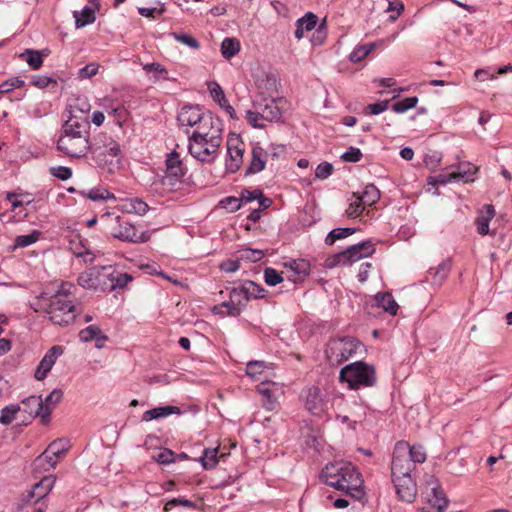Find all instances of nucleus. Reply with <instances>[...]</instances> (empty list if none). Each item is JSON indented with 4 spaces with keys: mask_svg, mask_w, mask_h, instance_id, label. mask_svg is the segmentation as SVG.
Returning <instances> with one entry per match:
<instances>
[{
    "mask_svg": "<svg viewBox=\"0 0 512 512\" xmlns=\"http://www.w3.org/2000/svg\"><path fill=\"white\" fill-rule=\"evenodd\" d=\"M268 368L263 361H250L247 363L246 374L252 379H259L260 375Z\"/></svg>",
    "mask_w": 512,
    "mask_h": 512,
    "instance_id": "49",
    "label": "nucleus"
},
{
    "mask_svg": "<svg viewBox=\"0 0 512 512\" xmlns=\"http://www.w3.org/2000/svg\"><path fill=\"white\" fill-rule=\"evenodd\" d=\"M101 221L105 229L114 237L122 241L144 242L146 238L129 221L112 212H106L101 215Z\"/></svg>",
    "mask_w": 512,
    "mask_h": 512,
    "instance_id": "5",
    "label": "nucleus"
},
{
    "mask_svg": "<svg viewBox=\"0 0 512 512\" xmlns=\"http://www.w3.org/2000/svg\"><path fill=\"white\" fill-rule=\"evenodd\" d=\"M478 168L471 163L463 164L459 167V171L450 174H439L435 177L428 178V184H447L452 181H473V175L477 172Z\"/></svg>",
    "mask_w": 512,
    "mask_h": 512,
    "instance_id": "15",
    "label": "nucleus"
},
{
    "mask_svg": "<svg viewBox=\"0 0 512 512\" xmlns=\"http://www.w3.org/2000/svg\"><path fill=\"white\" fill-rule=\"evenodd\" d=\"M261 111L257 108H255V110H248L246 112V119L248 121V123L255 127V128H264L265 127V124L263 121H265V119H263L260 115Z\"/></svg>",
    "mask_w": 512,
    "mask_h": 512,
    "instance_id": "58",
    "label": "nucleus"
},
{
    "mask_svg": "<svg viewBox=\"0 0 512 512\" xmlns=\"http://www.w3.org/2000/svg\"><path fill=\"white\" fill-rule=\"evenodd\" d=\"M266 296L263 287L254 281H245L241 286L233 288L230 292L231 303L243 310L251 298L259 299Z\"/></svg>",
    "mask_w": 512,
    "mask_h": 512,
    "instance_id": "10",
    "label": "nucleus"
},
{
    "mask_svg": "<svg viewBox=\"0 0 512 512\" xmlns=\"http://www.w3.org/2000/svg\"><path fill=\"white\" fill-rule=\"evenodd\" d=\"M165 11L164 4H160L159 7H153V8H145L140 7L138 8V12L141 16L147 17V18H156L157 16L163 14Z\"/></svg>",
    "mask_w": 512,
    "mask_h": 512,
    "instance_id": "61",
    "label": "nucleus"
},
{
    "mask_svg": "<svg viewBox=\"0 0 512 512\" xmlns=\"http://www.w3.org/2000/svg\"><path fill=\"white\" fill-rule=\"evenodd\" d=\"M41 233L37 230L32 231L30 234L27 235H19L15 238V247H27L32 244H34L36 241L39 240Z\"/></svg>",
    "mask_w": 512,
    "mask_h": 512,
    "instance_id": "52",
    "label": "nucleus"
},
{
    "mask_svg": "<svg viewBox=\"0 0 512 512\" xmlns=\"http://www.w3.org/2000/svg\"><path fill=\"white\" fill-rule=\"evenodd\" d=\"M171 36L177 41V42H180L192 49H199L200 48V43L199 41L194 38L193 36L189 35V34H181V33H171Z\"/></svg>",
    "mask_w": 512,
    "mask_h": 512,
    "instance_id": "56",
    "label": "nucleus"
},
{
    "mask_svg": "<svg viewBox=\"0 0 512 512\" xmlns=\"http://www.w3.org/2000/svg\"><path fill=\"white\" fill-rule=\"evenodd\" d=\"M339 380L342 383H347L350 389L372 387L376 383V371L374 366L356 361L341 369Z\"/></svg>",
    "mask_w": 512,
    "mask_h": 512,
    "instance_id": "4",
    "label": "nucleus"
},
{
    "mask_svg": "<svg viewBox=\"0 0 512 512\" xmlns=\"http://www.w3.org/2000/svg\"><path fill=\"white\" fill-rule=\"evenodd\" d=\"M89 151L100 169L113 173L120 168L122 157L120 146L111 136L105 133L97 134L91 142Z\"/></svg>",
    "mask_w": 512,
    "mask_h": 512,
    "instance_id": "3",
    "label": "nucleus"
},
{
    "mask_svg": "<svg viewBox=\"0 0 512 512\" xmlns=\"http://www.w3.org/2000/svg\"><path fill=\"white\" fill-rule=\"evenodd\" d=\"M374 48V43L359 45L350 53L349 59L351 62H359L364 59Z\"/></svg>",
    "mask_w": 512,
    "mask_h": 512,
    "instance_id": "47",
    "label": "nucleus"
},
{
    "mask_svg": "<svg viewBox=\"0 0 512 512\" xmlns=\"http://www.w3.org/2000/svg\"><path fill=\"white\" fill-rule=\"evenodd\" d=\"M90 124L85 116L73 115L64 123L62 127V136L81 137L89 140Z\"/></svg>",
    "mask_w": 512,
    "mask_h": 512,
    "instance_id": "17",
    "label": "nucleus"
},
{
    "mask_svg": "<svg viewBox=\"0 0 512 512\" xmlns=\"http://www.w3.org/2000/svg\"><path fill=\"white\" fill-rule=\"evenodd\" d=\"M375 249L370 241H365L352 245L345 251L334 254L325 260L327 268H334L338 265H351L364 257H368L374 253Z\"/></svg>",
    "mask_w": 512,
    "mask_h": 512,
    "instance_id": "8",
    "label": "nucleus"
},
{
    "mask_svg": "<svg viewBox=\"0 0 512 512\" xmlns=\"http://www.w3.org/2000/svg\"><path fill=\"white\" fill-rule=\"evenodd\" d=\"M21 411V406L18 404H11L5 406L1 410L0 423L3 425H9L15 419L16 414Z\"/></svg>",
    "mask_w": 512,
    "mask_h": 512,
    "instance_id": "44",
    "label": "nucleus"
},
{
    "mask_svg": "<svg viewBox=\"0 0 512 512\" xmlns=\"http://www.w3.org/2000/svg\"><path fill=\"white\" fill-rule=\"evenodd\" d=\"M264 252L259 249L244 248L238 251V260L258 262L264 257Z\"/></svg>",
    "mask_w": 512,
    "mask_h": 512,
    "instance_id": "51",
    "label": "nucleus"
},
{
    "mask_svg": "<svg viewBox=\"0 0 512 512\" xmlns=\"http://www.w3.org/2000/svg\"><path fill=\"white\" fill-rule=\"evenodd\" d=\"M23 84H24V81L20 80L18 78H12V79L6 80L2 84H0V94L9 93L14 88L21 87Z\"/></svg>",
    "mask_w": 512,
    "mask_h": 512,
    "instance_id": "63",
    "label": "nucleus"
},
{
    "mask_svg": "<svg viewBox=\"0 0 512 512\" xmlns=\"http://www.w3.org/2000/svg\"><path fill=\"white\" fill-rule=\"evenodd\" d=\"M349 207L346 209V215L349 218H356L360 216L364 210L365 204L362 201L361 197L353 193L352 197L349 199Z\"/></svg>",
    "mask_w": 512,
    "mask_h": 512,
    "instance_id": "40",
    "label": "nucleus"
},
{
    "mask_svg": "<svg viewBox=\"0 0 512 512\" xmlns=\"http://www.w3.org/2000/svg\"><path fill=\"white\" fill-rule=\"evenodd\" d=\"M123 209L127 213L144 215L148 211V205L139 198H131L125 201Z\"/></svg>",
    "mask_w": 512,
    "mask_h": 512,
    "instance_id": "39",
    "label": "nucleus"
},
{
    "mask_svg": "<svg viewBox=\"0 0 512 512\" xmlns=\"http://www.w3.org/2000/svg\"><path fill=\"white\" fill-rule=\"evenodd\" d=\"M360 346V342L353 337L332 339L327 344V359L330 364L339 365L356 354Z\"/></svg>",
    "mask_w": 512,
    "mask_h": 512,
    "instance_id": "7",
    "label": "nucleus"
},
{
    "mask_svg": "<svg viewBox=\"0 0 512 512\" xmlns=\"http://www.w3.org/2000/svg\"><path fill=\"white\" fill-rule=\"evenodd\" d=\"M317 24V17L313 13H307L304 17L296 22L295 37L300 40L304 37L305 32L311 31Z\"/></svg>",
    "mask_w": 512,
    "mask_h": 512,
    "instance_id": "33",
    "label": "nucleus"
},
{
    "mask_svg": "<svg viewBox=\"0 0 512 512\" xmlns=\"http://www.w3.org/2000/svg\"><path fill=\"white\" fill-rule=\"evenodd\" d=\"M376 301L378 305L382 307L386 312L390 313L391 315H396L398 304L390 293L378 294L376 296Z\"/></svg>",
    "mask_w": 512,
    "mask_h": 512,
    "instance_id": "38",
    "label": "nucleus"
},
{
    "mask_svg": "<svg viewBox=\"0 0 512 512\" xmlns=\"http://www.w3.org/2000/svg\"><path fill=\"white\" fill-rule=\"evenodd\" d=\"M301 398L305 408L313 415H321L326 409V403L323 400L320 389L312 386L302 391Z\"/></svg>",
    "mask_w": 512,
    "mask_h": 512,
    "instance_id": "18",
    "label": "nucleus"
},
{
    "mask_svg": "<svg viewBox=\"0 0 512 512\" xmlns=\"http://www.w3.org/2000/svg\"><path fill=\"white\" fill-rule=\"evenodd\" d=\"M50 174L60 180H68L72 176V170L65 166H53L49 169Z\"/></svg>",
    "mask_w": 512,
    "mask_h": 512,
    "instance_id": "60",
    "label": "nucleus"
},
{
    "mask_svg": "<svg viewBox=\"0 0 512 512\" xmlns=\"http://www.w3.org/2000/svg\"><path fill=\"white\" fill-rule=\"evenodd\" d=\"M143 70L147 73L154 72L156 74L155 81L159 79L168 80V71L160 63H148L143 65Z\"/></svg>",
    "mask_w": 512,
    "mask_h": 512,
    "instance_id": "53",
    "label": "nucleus"
},
{
    "mask_svg": "<svg viewBox=\"0 0 512 512\" xmlns=\"http://www.w3.org/2000/svg\"><path fill=\"white\" fill-rule=\"evenodd\" d=\"M181 410L177 406H163V407H156L150 410H147L143 413L142 420L145 422H149L152 420H157L160 418H164L167 416H170L172 414H180Z\"/></svg>",
    "mask_w": 512,
    "mask_h": 512,
    "instance_id": "28",
    "label": "nucleus"
},
{
    "mask_svg": "<svg viewBox=\"0 0 512 512\" xmlns=\"http://www.w3.org/2000/svg\"><path fill=\"white\" fill-rule=\"evenodd\" d=\"M264 280L267 285L276 286L283 282V277L276 269L267 267L264 270Z\"/></svg>",
    "mask_w": 512,
    "mask_h": 512,
    "instance_id": "57",
    "label": "nucleus"
},
{
    "mask_svg": "<svg viewBox=\"0 0 512 512\" xmlns=\"http://www.w3.org/2000/svg\"><path fill=\"white\" fill-rule=\"evenodd\" d=\"M153 458L160 464H170L174 461V452L169 449H164L153 456Z\"/></svg>",
    "mask_w": 512,
    "mask_h": 512,
    "instance_id": "64",
    "label": "nucleus"
},
{
    "mask_svg": "<svg viewBox=\"0 0 512 512\" xmlns=\"http://www.w3.org/2000/svg\"><path fill=\"white\" fill-rule=\"evenodd\" d=\"M49 320L58 326H68L76 319L75 305L65 293L55 294L46 309Z\"/></svg>",
    "mask_w": 512,
    "mask_h": 512,
    "instance_id": "6",
    "label": "nucleus"
},
{
    "mask_svg": "<svg viewBox=\"0 0 512 512\" xmlns=\"http://www.w3.org/2000/svg\"><path fill=\"white\" fill-rule=\"evenodd\" d=\"M283 265L292 272L288 278L293 282L303 281L309 275L311 269L309 261L305 259H291Z\"/></svg>",
    "mask_w": 512,
    "mask_h": 512,
    "instance_id": "23",
    "label": "nucleus"
},
{
    "mask_svg": "<svg viewBox=\"0 0 512 512\" xmlns=\"http://www.w3.org/2000/svg\"><path fill=\"white\" fill-rule=\"evenodd\" d=\"M63 392L60 389H54L49 395L43 400V415L42 423L47 424L50 421V413L54 407L62 400Z\"/></svg>",
    "mask_w": 512,
    "mask_h": 512,
    "instance_id": "30",
    "label": "nucleus"
},
{
    "mask_svg": "<svg viewBox=\"0 0 512 512\" xmlns=\"http://www.w3.org/2000/svg\"><path fill=\"white\" fill-rule=\"evenodd\" d=\"M70 448L69 440L57 439L51 442L47 447V455L58 458V462L66 455Z\"/></svg>",
    "mask_w": 512,
    "mask_h": 512,
    "instance_id": "37",
    "label": "nucleus"
},
{
    "mask_svg": "<svg viewBox=\"0 0 512 512\" xmlns=\"http://www.w3.org/2000/svg\"><path fill=\"white\" fill-rule=\"evenodd\" d=\"M257 391L262 395V405L268 411L277 407V398L282 393L281 387L275 382L263 381L257 386Z\"/></svg>",
    "mask_w": 512,
    "mask_h": 512,
    "instance_id": "19",
    "label": "nucleus"
},
{
    "mask_svg": "<svg viewBox=\"0 0 512 512\" xmlns=\"http://www.w3.org/2000/svg\"><path fill=\"white\" fill-rule=\"evenodd\" d=\"M208 119L215 118L203 113L199 106L192 105L184 106L177 116L179 125L186 128L185 132L187 134L190 133L189 128L198 130V127L202 126Z\"/></svg>",
    "mask_w": 512,
    "mask_h": 512,
    "instance_id": "13",
    "label": "nucleus"
},
{
    "mask_svg": "<svg viewBox=\"0 0 512 512\" xmlns=\"http://www.w3.org/2000/svg\"><path fill=\"white\" fill-rule=\"evenodd\" d=\"M360 197L364 202L365 206H372L379 200L380 192L376 186L370 184L365 187L363 194Z\"/></svg>",
    "mask_w": 512,
    "mask_h": 512,
    "instance_id": "46",
    "label": "nucleus"
},
{
    "mask_svg": "<svg viewBox=\"0 0 512 512\" xmlns=\"http://www.w3.org/2000/svg\"><path fill=\"white\" fill-rule=\"evenodd\" d=\"M322 477L327 485L344 492L355 499L364 495L363 479L357 469L349 462L330 463L322 470Z\"/></svg>",
    "mask_w": 512,
    "mask_h": 512,
    "instance_id": "2",
    "label": "nucleus"
},
{
    "mask_svg": "<svg viewBox=\"0 0 512 512\" xmlns=\"http://www.w3.org/2000/svg\"><path fill=\"white\" fill-rule=\"evenodd\" d=\"M267 155V152L259 145L253 146L248 171L250 173H258L262 171L266 165Z\"/></svg>",
    "mask_w": 512,
    "mask_h": 512,
    "instance_id": "29",
    "label": "nucleus"
},
{
    "mask_svg": "<svg viewBox=\"0 0 512 512\" xmlns=\"http://www.w3.org/2000/svg\"><path fill=\"white\" fill-rule=\"evenodd\" d=\"M199 461L201 462L204 469L209 470L216 467L218 463V449L217 448H207L203 451V455L200 457Z\"/></svg>",
    "mask_w": 512,
    "mask_h": 512,
    "instance_id": "43",
    "label": "nucleus"
},
{
    "mask_svg": "<svg viewBox=\"0 0 512 512\" xmlns=\"http://www.w3.org/2000/svg\"><path fill=\"white\" fill-rule=\"evenodd\" d=\"M107 270H111V266H104L101 269L91 268L80 274L78 284L88 289H104L108 286L105 275Z\"/></svg>",
    "mask_w": 512,
    "mask_h": 512,
    "instance_id": "16",
    "label": "nucleus"
},
{
    "mask_svg": "<svg viewBox=\"0 0 512 512\" xmlns=\"http://www.w3.org/2000/svg\"><path fill=\"white\" fill-rule=\"evenodd\" d=\"M91 6H85L81 12L75 11L73 16L75 18V25L77 28H82L95 21V12L99 8L98 0H90Z\"/></svg>",
    "mask_w": 512,
    "mask_h": 512,
    "instance_id": "24",
    "label": "nucleus"
},
{
    "mask_svg": "<svg viewBox=\"0 0 512 512\" xmlns=\"http://www.w3.org/2000/svg\"><path fill=\"white\" fill-rule=\"evenodd\" d=\"M47 55V50L26 49L20 54V58L25 60L32 69L37 70L42 66L43 58Z\"/></svg>",
    "mask_w": 512,
    "mask_h": 512,
    "instance_id": "34",
    "label": "nucleus"
},
{
    "mask_svg": "<svg viewBox=\"0 0 512 512\" xmlns=\"http://www.w3.org/2000/svg\"><path fill=\"white\" fill-rule=\"evenodd\" d=\"M82 195L92 201H102L108 199H115L114 194L110 193L106 189L93 188L88 192H82Z\"/></svg>",
    "mask_w": 512,
    "mask_h": 512,
    "instance_id": "48",
    "label": "nucleus"
},
{
    "mask_svg": "<svg viewBox=\"0 0 512 512\" xmlns=\"http://www.w3.org/2000/svg\"><path fill=\"white\" fill-rule=\"evenodd\" d=\"M392 480L398 496L411 503L416 497V484L412 479L411 475H398L392 476Z\"/></svg>",
    "mask_w": 512,
    "mask_h": 512,
    "instance_id": "20",
    "label": "nucleus"
},
{
    "mask_svg": "<svg viewBox=\"0 0 512 512\" xmlns=\"http://www.w3.org/2000/svg\"><path fill=\"white\" fill-rule=\"evenodd\" d=\"M63 351V347L57 345L47 351L35 371V378L37 380L41 381L46 378L57 358L63 354Z\"/></svg>",
    "mask_w": 512,
    "mask_h": 512,
    "instance_id": "21",
    "label": "nucleus"
},
{
    "mask_svg": "<svg viewBox=\"0 0 512 512\" xmlns=\"http://www.w3.org/2000/svg\"><path fill=\"white\" fill-rule=\"evenodd\" d=\"M54 476H45L38 483H36L31 492V496L37 500L44 498L53 488L55 484Z\"/></svg>",
    "mask_w": 512,
    "mask_h": 512,
    "instance_id": "35",
    "label": "nucleus"
},
{
    "mask_svg": "<svg viewBox=\"0 0 512 512\" xmlns=\"http://www.w3.org/2000/svg\"><path fill=\"white\" fill-rule=\"evenodd\" d=\"M91 142L86 138L67 137L60 135L57 141V149L71 158H81L86 156L90 150Z\"/></svg>",
    "mask_w": 512,
    "mask_h": 512,
    "instance_id": "12",
    "label": "nucleus"
},
{
    "mask_svg": "<svg viewBox=\"0 0 512 512\" xmlns=\"http://www.w3.org/2000/svg\"><path fill=\"white\" fill-rule=\"evenodd\" d=\"M415 465L409 458V443L399 441L396 443L391 463L392 476L411 475Z\"/></svg>",
    "mask_w": 512,
    "mask_h": 512,
    "instance_id": "11",
    "label": "nucleus"
},
{
    "mask_svg": "<svg viewBox=\"0 0 512 512\" xmlns=\"http://www.w3.org/2000/svg\"><path fill=\"white\" fill-rule=\"evenodd\" d=\"M188 150L192 157L211 163L219 154L223 142V127L220 119H208L189 135Z\"/></svg>",
    "mask_w": 512,
    "mask_h": 512,
    "instance_id": "1",
    "label": "nucleus"
},
{
    "mask_svg": "<svg viewBox=\"0 0 512 512\" xmlns=\"http://www.w3.org/2000/svg\"><path fill=\"white\" fill-rule=\"evenodd\" d=\"M254 108L261 111L260 115L265 121H277L282 115L278 101L274 98H263L260 101H255Z\"/></svg>",
    "mask_w": 512,
    "mask_h": 512,
    "instance_id": "22",
    "label": "nucleus"
},
{
    "mask_svg": "<svg viewBox=\"0 0 512 512\" xmlns=\"http://www.w3.org/2000/svg\"><path fill=\"white\" fill-rule=\"evenodd\" d=\"M354 233L355 229L353 228H336L327 235L325 243L327 245H333L336 240L346 238Z\"/></svg>",
    "mask_w": 512,
    "mask_h": 512,
    "instance_id": "50",
    "label": "nucleus"
},
{
    "mask_svg": "<svg viewBox=\"0 0 512 512\" xmlns=\"http://www.w3.org/2000/svg\"><path fill=\"white\" fill-rule=\"evenodd\" d=\"M255 85L261 93L271 95L274 92H277L278 80L274 74L262 72L256 77Z\"/></svg>",
    "mask_w": 512,
    "mask_h": 512,
    "instance_id": "26",
    "label": "nucleus"
},
{
    "mask_svg": "<svg viewBox=\"0 0 512 512\" xmlns=\"http://www.w3.org/2000/svg\"><path fill=\"white\" fill-rule=\"evenodd\" d=\"M90 104L84 97H77L74 99L73 103L69 105V113L70 117H73V115H77V113L80 114H86L90 111Z\"/></svg>",
    "mask_w": 512,
    "mask_h": 512,
    "instance_id": "45",
    "label": "nucleus"
},
{
    "mask_svg": "<svg viewBox=\"0 0 512 512\" xmlns=\"http://www.w3.org/2000/svg\"><path fill=\"white\" fill-rule=\"evenodd\" d=\"M21 411L26 413L29 417H40L42 420L43 411V400L41 396H29L22 400Z\"/></svg>",
    "mask_w": 512,
    "mask_h": 512,
    "instance_id": "25",
    "label": "nucleus"
},
{
    "mask_svg": "<svg viewBox=\"0 0 512 512\" xmlns=\"http://www.w3.org/2000/svg\"><path fill=\"white\" fill-rule=\"evenodd\" d=\"M31 83L39 89L48 88L50 85L53 87L57 85L56 79L44 75L34 76Z\"/></svg>",
    "mask_w": 512,
    "mask_h": 512,
    "instance_id": "59",
    "label": "nucleus"
},
{
    "mask_svg": "<svg viewBox=\"0 0 512 512\" xmlns=\"http://www.w3.org/2000/svg\"><path fill=\"white\" fill-rule=\"evenodd\" d=\"M240 51V42L235 38H225L221 44V53L224 58L230 59Z\"/></svg>",
    "mask_w": 512,
    "mask_h": 512,
    "instance_id": "42",
    "label": "nucleus"
},
{
    "mask_svg": "<svg viewBox=\"0 0 512 512\" xmlns=\"http://www.w3.org/2000/svg\"><path fill=\"white\" fill-rule=\"evenodd\" d=\"M495 216L494 206L491 204H487L480 211L479 216L476 219L477 232L480 235L489 234V222Z\"/></svg>",
    "mask_w": 512,
    "mask_h": 512,
    "instance_id": "27",
    "label": "nucleus"
},
{
    "mask_svg": "<svg viewBox=\"0 0 512 512\" xmlns=\"http://www.w3.org/2000/svg\"><path fill=\"white\" fill-rule=\"evenodd\" d=\"M58 458L47 455V449L33 462L34 471L48 472L56 467Z\"/></svg>",
    "mask_w": 512,
    "mask_h": 512,
    "instance_id": "36",
    "label": "nucleus"
},
{
    "mask_svg": "<svg viewBox=\"0 0 512 512\" xmlns=\"http://www.w3.org/2000/svg\"><path fill=\"white\" fill-rule=\"evenodd\" d=\"M79 338L82 342H106L108 336L101 330L98 325H90L79 332Z\"/></svg>",
    "mask_w": 512,
    "mask_h": 512,
    "instance_id": "32",
    "label": "nucleus"
},
{
    "mask_svg": "<svg viewBox=\"0 0 512 512\" xmlns=\"http://www.w3.org/2000/svg\"><path fill=\"white\" fill-rule=\"evenodd\" d=\"M333 169L334 168L332 164L328 162H322L317 166L315 170V176L318 179H326L332 174Z\"/></svg>",
    "mask_w": 512,
    "mask_h": 512,
    "instance_id": "62",
    "label": "nucleus"
},
{
    "mask_svg": "<svg viewBox=\"0 0 512 512\" xmlns=\"http://www.w3.org/2000/svg\"><path fill=\"white\" fill-rule=\"evenodd\" d=\"M106 281L111 290L117 288H124L129 282L132 281V276L128 273H118L112 267L111 270L106 271Z\"/></svg>",
    "mask_w": 512,
    "mask_h": 512,
    "instance_id": "31",
    "label": "nucleus"
},
{
    "mask_svg": "<svg viewBox=\"0 0 512 512\" xmlns=\"http://www.w3.org/2000/svg\"><path fill=\"white\" fill-rule=\"evenodd\" d=\"M417 103H418V98L417 97H415V96L407 97V98H405L403 100H400V101L396 102L392 106V109L396 113H404L407 110L414 108L417 105Z\"/></svg>",
    "mask_w": 512,
    "mask_h": 512,
    "instance_id": "54",
    "label": "nucleus"
},
{
    "mask_svg": "<svg viewBox=\"0 0 512 512\" xmlns=\"http://www.w3.org/2000/svg\"><path fill=\"white\" fill-rule=\"evenodd\" d=\"M184 168L180 156L173 151L167 155L165 175L159 180L163 191L171 192L177 189L182 183Z\"/></svg>",
    "mask_w": 512,
    "mask_h": 512,
    "instance_id": "9",
    "label": "nucleus"
},
{
    "mask_svg": "<svg viewBox=\"0 0 512 512\" xmlns=\"http://www.w3.org/2000/svg\"><path fill=\"white\" fill-rule=\"evenodd\" d=\"M245 152V144L237 135H231L227 139L226 169L235 173L243 164V156Z\"/></svg>",
    "mask_w": 512,
    "mask_h": 512,
    "instance_id": "14",
    "label": "nucleus"
},
{
    "mask_svg": "<svg viewBox=\"0 0 512 512\" xmlns=\"http://www.w3.org/2000/svg\"><path fill=\"white\" fill-rule=\"evenodd\" d=\"M212 312L215 314H222V315L237 317L241 314L242 310L239 306L232 304L231 298L229 297V301H226L220 305L214 306L212 308Z\"/></svg>",
    "mask_w": 512,
    "mask_h": 512,
    "instance_id": "41",
    "label": "nucleus"
},
{
    "mask_svg": "<svg viewBox=\"0 0 512 512\" xmlns=\"http://www.w3.org/2000/svg\"><path fill=\"white\" fill-rule=\"evenodd\" d=\"M409 458L412 460L413 464L415 463H423L427 458V454L422 445H410L409 444Z\"/></svg>",
    "mask_w": 512,
    "mask_h": 512,
    "instance_id": "55",
    "label": "nucleus"
}]
</instances>
